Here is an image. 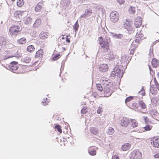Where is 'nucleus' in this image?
Here are the masks:
<instances>
[{
	"label": "nucleus",
	"instance_id": "1",
	"mask_svg": "<svg viewBox=\"0 0 159 159\" xmlns=\"http://www.w3.org/2000/svg\"><path fill=\"white\" fill-rule=\"evenodd\" d=\"M123 66L121 65H117L113 69L112 71L111 75V76H116L119 78H121L123 76L124 72L122 69Z\"/></svg>",
	"mask_w": 159,
	"mask_h": 159
},
{
	"label": "nucleus",
	"instance_id": "2",
	"mask_svg": "<svg viewBox=\"0 0 159 159\" xmlns=\"http://www.w3.org/2000/svg\"><path fill=\"white\" fill-rule=\"evenodd\" d=\"M20 31V27L15 25L11 26L9 30L10 34L14 37H15L17 36Z\"/></svg>",
	"mask_w": 159,
	"mask_h": 159
},
{
	"label": "nucleus",
	"instance_id": "3",
	"mask_svg": "<svg viewBox=\"0 0 159 159\" xmlns=\"http://www.w3.org/2000/svg\"><path fill=\"white\" fill-rule=\"evenodd\" d=\"M130 159H142V154L139 150L133 151L130 154Z\"/></svg>",
	"mask_w": 159,
	"mask_h": 159
},
{
	"label": "nucleus",
	"instance_id": "4",
	"mask_svg": "<svg viewBox=\"0 0 159 159\" xmlns=\"http://www.w3.org/2000/svg\"><path fill=\"white\" fill-rule=\"evenodd\" d=\"M119 15L118 13L116 11H113L110 13V20L113 23H116L119 20Z\"/></svg>",
	"mask_w": 159,
	"mask_h": 159
},
{
	"label": "nucleus",
	"instance_id": "5",
	"mask_svg": "<svg viewBox=\"0 0 159 159\" xmlns=\"http://www.w3.org/2000/svg\"><path fill=\"white\" fill-rule=\"evenodd\" d=\"M99 38L100 39L99 43L101 48H103L105 51L107 52L109 49L108 42L105 40H103L102 37H100Z\"/></svg>",
	"mask_w": 159,
	"mask_h": 159
},
{
	"label": "nucleus",
	"instance_id": "6",
	"mask_svg": "<svg viewBox=\"0 0 159 159\" xmlns=\"http://www.w3.org/2000/svg\"><path fill=\"white\" fill-rule=\"evenodd\" d=\"M110 35L112 38H115L116 39H121L123 40L124 42H126L127 39L126 38V35H124L120 34L114 33L112 32H110Z\"/></svg>",
	"mask_w": 159,
	"mask_h": 159
},
{
	"label": "nucleus",
	"instance_id": "7",
	"mask_svg": "<svg viewBox=\"0 0 159 159\" xmlns=\"http://www.w3.org/2000/svg\"><path fill=\"white\" fill-rule=\"evenodd\" d=\"M18 63L17 61H12L10 63V64L8 65V67L11 71L14 72V71L17 70L18 68Z\"/></svg>",
	"mask_w": 159,
	"mask_h": 159
},
{
	"label": "nucleus",
	"instance_id": "8",
	"mask_svg": "<svg viewBox=\"0 0 159 159\" xmlns=\"http://www.w3.org/2000/svg\"><path fill=\"white\" fill-rule=\"evenodd\" d=\"M129 123V120L126 118H123L120 121L121 125L123 127H127Z\"/></svg>",
	"mask_w": 159,
	"mask_h": 159
},
{
	"label": "nucleus",
	"instance_id": "9",
	"mask_svg": "<svg viewBox=\"0 0 159 159\" xmlns=\"http://www.w3.org/2000/svg\"><path fill=\"white\" fill-rule=\"evenodd\" d=\"M92 13V10L89 8L85 10V13L83 15L81 16L80 17L81 18H86L91 16Z\"/></svg>",
	"mask_w": 159,
	"mask_h": 159
},
{
	"label": "nucleus",
	"instance_id": "10",
	"mask_svg": "<svg viewBox=\"0 0 159 159\" xmlns=\"http://www.w3.org/2000/svg\"><path fill=\"white\" fill-rule=\"evenodd\" d=\"M142 19L140 17H138L135 20L134 23V26L137 28L140 27L142 25Z\"/></svg>",
	"mask_w": 159,
	"mask_h": 159
},
{
	"label": "nucleus",
	"instance_id": "11",
	"mask_svg": "<svg viewBox=\"0 0 159 159\" xmlns=\"http://www.w3.org/2000/svg\"><path fill=\"white\" fill-rule=\"evenodd\" d=\"M23 11H17L14 13V16L17 20H20Z\"/></svg>",
	"mask_w": 159,
	"mask_h": 159
},
{
	"label": "nucleus",
	"instance_id": "12",
	"mask_svg": "<svg viewBox=\"0 0 159 159\" xmlns=\"http://www.w3.org/2000/svg\"><path fill=\"white\" fill-rule=\"evenodd\" d=\"M133 23H125L124 24L125 28L128 31L133 30V27L132 26Z\"/></svg>",
	"mask_w": 159,
	"mask_h": 159
},
{
	"label": "nucleus",
	"instance_id": "13",
	"mask_svg": "<svg viewBox=\"0 0 159 159\" xmlns=\"http://www.w3.org/2000/svg\"><path fill=\"white\" fill-rule=\"evenodd\" d=\"M151 143L154 147L157 148L159 147V138H156L154 139L153 140H151Z\"/></svg>",
	"mask_w": 159,
	"mask_h": 159
},
{
	"label": "nucleus",
	"instance_id": "14",
	"mask_svg": "<svg viewBox=\"0 0 159 159\" xmlns=\"http://www.w3.org/2000/svg\"><path fill=\"white\" fill-rule=\"evenodd\" d=\"M99 70L102 72H105L107 70L108 66L107 64H102L100 65Z\"/></svg>",
	"mask_w": 159,
	"mask_h": 159
},
{
	"label": "nucleus",
	"instance_id": "15",
	"mask_svg": "<svg viewBox=\"0 0 159 159\" xmlns=\"http://www.w3.org/2000/svg\"><path fill=\"white\" fill-rule=\"evenodd\" d=\"M151 63L153 67L157 68L159 66V61L157 59L153 58L152 60Z\"/></svg>",
	"mask_w": 159,
	"mask_h": 159
},
{
	"label": "nucleus",
	"instance_id": "16",
	"mask_svg": "<svg viewBox=\"0 0 159 159\" xmlns=\"http://www.w3.org/2000/svg\"><path fill=\"white\" fill-rule=\"evenodd\" d=\"M110 83L109 84H106L104 86V93H108L110 91V88L111 86Z\"/></svg>",
	"mask_w": 159,
	"mask_h": 159
},
{
	"label": "nucleus",
	"instance_id": "17",
	"mask_svg": "<svg viewBox=\"0 0 159 159\" xmlns=\"http://www.w3.org/2000/svg\"><path fill=\"white\" fill-rule=\"evenodd\" d=\"M7 43V40L3 36H0V46H4Z\"/></svg>",
	"mask_w": 159,
	"mask_h": 159
},
{
	"label": "nucleus",
	"instance_id": "18",
	"mask_svg": "<svg viewBox=\"0 0 159 159\" xmlns=\"http://www.w3.org/2000/svg\"><path fill=\"white\" fill-rule=\"evenodd\" d=\"M131 146L130 144L126 143L123 144L121 146V149L123 151H126L129 150Z\"/></svg>",
	"mask_w": 159,
	"mask_h": 159
},
{
	"label": "nucleus",
	"instance_id": "19",
	"mask_svg": "<svg viewBox=\"0 0 159 159\" xmlns=\"http://www.w3.org/2000/svg\"><path fill=\"white\" fill-rule=\"evenodd\" d=\"M42 7V4L41 2H39L35 6L34 10L37 12H39L41 11Z\"/></svg>",
	"mask_w": 159,
	"mask_h": 159
},
{
	"label": "nucleus",
	"instance_id": "20",
	"mask_svg": "<svg viewBox=\"0 0 159 159\" xmlns=\"http://www.w3.org/2000/svg\"><path fill=\"white\" fill-rule=\"evenodd\" d=\"M90 131L92 134L94 135H96L98 134V129L95 127H91L90 129Z\"/></svg>",
	"mask_w": 159,
	"mask_h": 159
},
{
	"label": "nucleus",
	"instance_id": "21",
	"mask_svg": "<svg viewBox=\"0 0 159 159\" xmlns=\"http://www.w3.org/2000/svg\"><path fill=\"white\" fill-rule=\"evenodd\" d=\"M32 22V19L30 17H26L24 20V23L26 25L30 24Z\"/></svg>",
	"mask_w": 159,
	"mask_h": 159
},
{
	"label": "nucleus",
	"instance_id": "22",
	"mask_svg": "<svg viewBox=\"0 0 159 159\" xmlns=\"http://www.w3.org/2000/svg\"><path fill=\"white\" fill-rule=\"evenodd\" d=\"M89 154L91 156H94L96 155V152L95 148H90L88 150Z\"/></svg>",
	"mask_w": 159,
	"mask_h": 159
},
{
	"label": "nucleus",
	"instance_id": "23",
	"mask_svg": "<svg viewBox=\"0 0 159 159\" xmlns=\"http://www.w3.org/2000/svg\"><path fill=\"white\" fill-rule=\"evenodd\" d=\"M138 33H137L136 36H138L136 37L135 39V41L136 43H139L140 41L142 36V34L139 33L138 35H137Z\"/></svg>",
	"mask_w": 159,
	"mask_h": 159
},
{
	"label": "nucleus",
	"instance_id": "24",
	"mask_svg": "<svg viewBox=\"0 0 159 159\" xmlns=\"http://www.w3.org/2000/svg\"><path fill=\"white\" fill-rule=\"evenodd\" d=\"M138 103L141 109H144L146 108V105L143 100H139V101Z\"/></svg>",
	"mask_w": 159,
	"mask_h": 159
},
{
	"label": "nucleus",
	"instance_id": "25",
	"mask_svg": "<svg viewBox=\"0 0 159 159\" xmlns=\"http://www.w3.org/2000/svg\"><path fill=\"white\" fill-rule=\"evenodd\" d=\"M17 42L18 43L23 44H25L26 42V40L25 38L23 37L17 40Z\"/></svg>",
	"mask_w": 159,
	"mask_h": 159
},
{
	"label": "nucleus",
	"instance_id": "26",
	"mask_svg": "<svg viewBox=\"0 0 159 159\" xmlns=\"http://www.w3.org/2000/svg\"><path fill=\"white\" fill-rule=\"evenodd\" d=\"M31 58L27 56L24 58H22L21 60L25 63H28L30 62Z\"/></svg>",
	"mask_w": 159,
	"mask_h": 159
},
{
	"label": "nucleus",
	"instance_id": "27",
	"mask_svg": "<svg viewBox=\"0 0 159 159\" xmlns=\"http://www.w3.org/2000/svg\"><path fill=\"white\" fill-rule=\"evenodd\" d=\"M114 132L115 131L114 129L111 127H110L108 129L106 132L109 135H111L114 133Z\"/></svg>",
	"mask_w": 159,
	"mask_h": 159
},
{
	"label": "nucleus",
	"instance_id": "28",
	"mask_svg": "<svg viewBox=\"0 0 159 159\" xmlns=\"http://www.w3.org/2000/svg\"><path fill=\"white\" fill-rule=\"evenodd\" d=\"M130 120L131 122V126L134 128L137 127L138 126V124L136 121L133 119H130Z\"/></svg>",
	"mask_w": 159,
	"mask_h": 159
},
{
	"label": "nucleus",
	"instance_id": "29",
	"mask_svg": "<svg viewBox=\"0 0 159 159\" xmlns=\"http://www.w3.org/2000/svg\"><path fill=\"white\" fill-rule=\"evenodd\" d=\"M150 91L151 93L152 94H156L157 92V90L156 88H154V87L150 86Z\"/></svg>",
	"mask_w": 159,
	"mask_h": 159
},
{
	"label": "nucleus",
	"instance_id": "30",
	"mask_svg": "<svg viewBox=\"0 0 159 159\" xmlns=\"http://www.w3.org/2000/svg\"><path fill=\"white\" fill-rule=\"evenodd\" d=\"M17 53L16 55H15L14 56H13L12 55H11V56H9L7 55L5 56L4 57V60H6L8 58H11L12 57H16L19 58L21 56L20 55V54L18 53V51L17 52Z\"/></svg>",
	"mask_w": 159,
	"mask_h": 159
},
{
	"label": "nucleus",
	"instance_id": "31",
	"mask_svg": "<svg viewBox=\"0 0 159 159\" xmlns=\"http://www.w3.org/2000/svg\"><path fill=\"white\" fill-rule=\"evenodd\" d=\"M16 3L18 7H21L24 4V1L23 0H17Z\"/></svg>",
	"mask_w": 159,
	"mask_h": 159
},
{
	"label": "nucleus",
	"instance_id": "32",
	"mask_svg": "<svg viewBox=\"0 0 159 159\" xmlns=\"http://www.w3.org/2000/svg\"><path fill=\"white\" fill-rule=\"evenodd\" d=\"M35 48L33 45H31L29 46L27 48L28 52H32L34 51Z\"/></svg>",
	"mask_w": 159,
	"mask_h": 159
},
{
	"label": "nucleus",
	"instance_id": "33",
	"mask_svg": "<svg viewBox=\"0 0 159 159\" xmlns=\"http://www.w3.org/2000/svg\"><path fill=\"white\" fill-rule=\"evenodd\" d=\"M79 27V25L78 22V20L76 21L73 26V29L75 32L78 31Z\"/></svg>",
	"mask_w": 159,
	"mask_h": 159
},
{
	"label": "nucleus",
	"instance_id": "34",
	"mask_svg": "<svg viewBox=\"0 0 159 159\" xmlns=\"http://www.w3.org/2000/svg\"><path fill=\"white\" fill-rule=\"evenodd\" d=\"M152 128V126H151L148 124H147V125L143 127V129H144V131L150 130Z\"/></svg>",
	"mask_w": 159,
	"mask_h": 159
},
{
	"label": "nucleus",
	"instance_id": "35",
	"mask_svg": "<svg viewBox=\"0 0 159 159\" xmlns=\"http://www.w3.org/2000/svg\"><path fill=\"white\" fill-rule=\"evenodd\" d=\"M39 36L41 39H44L47 38L48 35L45 33L42 32L40 34Z\"/></svg>",
	"mask_w": 159,
	"mask_h": 159
},
{
	"label": "nucleus",
	"instance_id": "36",
	"mask_svg": "<svg viewBox=\"0 0 159 159\" xmlns=\"http://www.w3.org/2000/svg\"><path fill=\"white\" fill-rule=\"evenodd\" d=\"M138 93L140 95H141L143 96H144L145 95L146 93H145L144 89L143 88V87H142L141 90L140 91H139Z\"/></svg>",
	"mask_w": 159,
	"mask_h": 159
},
{
	"label": "nucleus",
	"instance_id": "37",
	"mask_svg": "<svg viewBox=\"0 0 159 159\" xmlns=\"http://www.w3.org/2000/svg\"><path fill=\"white\" fill-rule=\"evenodd\" d=\"M41 22V20L40 19H37L35 21L34 24V26L35 27L38 26V25H40Z\"/></svg>",
	"mask_w": 159,
	"mask_h": 159
},
{
	"label": "nucleus",
	"instance_id": "38",
	"mask_svg": "<svg viewBox=\"0 0 159 159\" xmlns=\"http://www.w3.org/2000/svg\"><path fill=\"white\" fill-rule=\"evenodd\" d=\"M157 112L156 110H152L150 111V114L152 116H156Z\"/></svg>",
	"mask_w": 159,
	"mask_h": 159
},
{
	"label": "nucleus",
	"instance_id": "39",
	"mask_svg": "<svg viewBox=\"0 0 159 159\" xmlns=\"http://www.w3.org/2000/svg\"><path fill=\"white\" fill-rule=\"evenodd\" d=\"M55 128L60 133H61L62 130L61 126L58 125H56L55 126Z\"/></svg>",
	"mask_w": 159,
	"mask_h": 159
},
{
	"label": "nucleus",
	"instance_id": "40",
	"mask_svg": "<svg viewBox=\"0 0 159 159\" xmlns=\"http://www.w3.org/2000/svg\"><path fill=\"white\" fill-rule=\"evenodd\" d=\"M60 54H55L53 57L52 59L53 61H56L59 59L60 57Z\"/></svg>",
	"mask_w": 159,
	"mask_h": 159
},
{
	"label": "nucleus",
	"instance_id": "41",
	"mask_svg": "<svg viewBox=\"0 0 159 159\" xmlns=\"http://www.w3.org/2000/svg\"><path fill=\"white\" fill-rule=\"evenodd\" d=\"M129 11L131 14L134 13L135 11V8L131 7L129 9Z\"/></svg>",
	"mask_w": 159,
	"mask_h": 159
},
{
	"label": "nucleus",
	"instance_id": "42",
	"mask_svg": "<svg viewBox=\"0 0 159 159\" xmlns=\"http://www.w3.org/2000/svg\"><path fill=\"white\" fill-rule=\"evenodd\" d=\"M97 88L98 90L100 91H102L103 90V88L102 86L100 84H97Z\"/></svg>",
	"mask_w": 159,
	"mask_h": 159
},
{
	"label": "nucleus",
	"instance_id": "43",
	"mask_svg": "<svg viewBox=\"0 0 159 159\" xmlns=\"http://www.w3.org/2000/svg\"><path fill=\"white\" fill-rule=\"evenodd\" d=\"M88 112L87 107H83L81 111V112L82 114H85Z\"/></svg>",
	"mask_w": 159,
	"mask_h": 159
},
{
	"label": "nucleus",
	"instance_id": "44",
	"mask_svg": "<svg viewBox=\"0 0 159 159\" xmlns=\"http://www.w3.org/2000/svg\"><path fill=\"white\" fill-rule=\"evenodd\" d=\"M133 98V96H129L127 97L125 99V103H127V102H129Z\"/></svg>",
	"mask_w": 159,
	"mask_h": 159
},
{
	"label": "nucleus",
	"instance_id": "45",
	"mask_svg": "<svg viewBox=\"0 0 159 159\" xmlns=\"http://www.w3.org/2000/svg\"><path fill=\"white\" fill-rule=\"evenodd\" d=\"M96 9L98 10L99 11V12H101L102 13L104 11V9H103V7L102 6H97V7Z\"/></svg>",
	"mask_w": 159,
	"mask_h": 159
},
{
	"label": "nucleus",
	"instance_id": "46",
	"mask_svg": "<svg viewBox=\"0 0 159 159\" xmlns=\"http://www.w3.org/2000/svg\"><path fill=\"white\" fill-rule=\"evenodd\" d=\"M154 81L155 84L157 88V89L158 90H159V84L158 83L155 78H154Z\"/></svg>",
	"mask_w": 159,
	"mask_h": 159
},
{
	"label": "nucleus",
	"instance_id": "47",
	"mask_svg": "<svg viewBox=\"0 0 159 159\" xmlns=\"http://www.w3.org/2000/svg\"><path fill=\"white\" fill-rule=\"evenodd\" d=\"M43 55L41 54V53H39V52L38 51L36 53V54L35 55V57H43Z\"/></svg>",
	"mask_w": 159,
	"mask_h": 159
},
{
	"label": "nucleus",
	"instance_id": "48",
	"mask_svg": "<svg viewBox=\"0 0 159 159\" xmlns=\"http://www.w3.org/2000/svg\"><path fill=\"white\" fill-rule=\"evenodd\" d=\"M108 57L110 59H113L114 58V56L112 52H110L109 54Z\"/></svg>",
	"mask_w": 159,
	"mask_h": 159
},
{
	"label": "nucleus",
	"instance_id": "49",
	"mask_svg": "<svg viewBox=\"0 0 159 159\" xmlns=\"http://www.w3.org/2000/svg\"><path fill=\"white\" fill-rule=\"evenodd\" d=\"M102 107L99 106L98 107V109L97 110V112L98 114H100L102 112Z\"/></svg>",
	"mask_w": 159,
	"mask_h": 159
},
{
	"label": "nucleus",
	"instance_id": "50",
	"mask_svg": "<svg viewBox=\"0 0 159 159\" xmlns=\"http://www.w3.org/2000/svg\"><path fill=\"white\" fill-rule=\"evenodd\" d=\"M120 4H122L124 3L125 0H116Z\"/></svg>",
	"mask_w": 159,
	"mask_h": 159
},
{
	"label": "nucleus",
	"instance_id": "51",
	"mask_svg": "<svg viewBox=\"0 0 159 159\" xmlns=\"http://www.w3.org/2000/svg\"><path fill=\"white\" fill-rule=\"evenodd\" d=\"M145 122L146 124H148V122L149 121V119L147 116H144Z\"/></svg>",
	"mask_w": 159,
	"mask_h": 159
},
{
	"label": "nucleus",
	"instance_id": "52",
	"mask_svg": "<svg viewBox=\"0 0 159 159\" xmlns=\"http://www.w3.org/2000/svg\"><path fill=\"white\" fill-rule=\"evenodd\" d=\"M126 20L127 23H133V20L131 19H126Z\"/></svg>",
	"mask_w": 159,
	"mask_h": 159
},
{
	"label": "nucleus",
	"instance_id": "53",
	"mask_svg": "<svg viewBox=\"0 0 159 159\" xmlns=\"http://www.w3.org/2000/svg\"><path fill=\"white\" fill-rule=\"evenodd\" d=\"M153 54V48H151V47L150 48V51L149 52V55L150 56H152Z\"/></svg>",
	"mask_w": 159,
	"mask_h": 159
},
{
	"label": "nucleus",
	"instance_id": "54",
	"mask_svg": "<svg viewBox=\"0 0 159 159\" xmlns=\"http://www.w3.org/2000/svg\"><path fill=\"white\" fill-rule=\"evenodd\" d=\"M126 57L125 56H122L121 57V60L122 61H123L122 62H124L125 61L126 59Z\"/></svg>",
	"mask_w": 159,
	"mask_h": 159
},
{
	"label": "nucleus",
	"instance_id": "55",
	"mask_svg": "<svg viewBox=\"0 0 159 159\" xmlns=\"http://www.w3.org/2000/svg\"><path fill=\"white\" fill-rule=\"evenodd\" d=\"M38 51L39 52V53H41V54L43 55V52L42 49L40 48Z\"/></svg>",
	"mask_w": 159,
	"mask_h": 159
},
{
	"label": "nucleus",
	"instance_id": "56",
	"mask_svg": "<svg viewBox=\"0 0 159 159\" xmlns=\"http://www.w3.org/2000/svg\"><path fill=\"white\" fill-rule=\"evenodd\" d=\"M154 157L156 158H159V153H157L155 154L154 156Z\"/></svg>",
	"mask_w": 159,
	"mask_h": 159
},
{
	"label": "nucleus",
	"instance_id": "57",
	"mask_svg": "<svg viewBox=\"0 0 159 159\" xmlns=\"http://www.w3.org/2000/svg\"><path fill=\"white\" fill-rule=\"evenodd\" d=\"M68 36V35H66V41L67 42V43H70V39L68 38H67V37Z\"/></svg>",
	"mask_w": 159,
	"mask_h": 159
},
{
	"label": "nucleus",
	"instance_id": "58",
	"mask_svg": "<svg viewBox=\"0 0 159 159\" xmlns=\"http://www.w3.org/2000/svg\"><path fill=\"white\" fill-rule=\"evenodd\" d=\"M78 2L80 3H83V2H84L85 0H77Z\"/></svg>",
	"mask_w": 159,
	"mask_h": 159
},
{
	"label": "nucleus",
	"instance_id": "59",
	"mask_svg": "<svg viewBox=\"0 0 159 159\" xmlns=\"http://www.w3.org/2000/svg\"><path fill=\"white\" fill-rule=\"evenodd\" d=\"M114 159H119V157L116 155H114Z\"/></svg>",
	"mask_w": 159,
	"mask_h": 159
},
{
	"label": "nucleus",
	"instance_id": "60",
	"mask_svg": "<svg viewBox=\"0 0 159 159\" xmlns=\"http://www.w3.org/2000/svg\"><path fill=\"white\" fill-rule=\"evenodd\" d=\"M134 53V51L133 49H131L130 53V54H133Z\"/></svg>",
	"mask_w": 159,
	"mask_h": 159
},
{
	"label": "nucleus",
	"instance_id": "61",
	"mask_svg": "<svg viewBox=\"0 0 159 159\" xmlns=\"http://www.w3.org/2000/svg\"><path fill=\"white\" fill-rule=\"evenodd\" d=\"M154 99V98H152V99H151V103H152L153 102V99Z\"/></svg>",
	"mask_w": 159,
	"mask_h": 159
},
{
	"label": "nucleus",
	"instance_id": "62",
	"mask_svg": "<svg viewBox=\"0 0 159 159\" xmlns=\"http://www.w3.org/2000/svg\"><path fill=\"white\" fill-rule=\"evenodd\" d=\"M149 70H151V69H152V68H151V66H149Z\"/></svg>",
	"mask_w": 159,
	"mask_h": 159
},
{
	"label": "nucleus",
	"instance_id": "63",
	"mask_svg": "<svg viewBox=\"0 0 159 159\" xmlns=\"http://www.w3.org/2000/svg\"><path fill=\"white\" fill-rule=\"evenodd\" d=\"M149 70H151V69H152V68H151V66H149Z\"/></svg>",
	"mask_w": 159,
	"mask_h": 159
},
{
	"label": "nucleus",
	"instance_id": "64",
	"mask_svg": "<svg viewBox=\"0 0 159 159\" xmlns=\"http://www.w3.org/2000/svg\"><path fill=\"white\" fill-rule=\"evenodd\" d=\"M159 42V39H158V40H156L155 42Z\"/></svg>",
	"mask_w": 159,
	"mask_h": 159
}]
</instances>
